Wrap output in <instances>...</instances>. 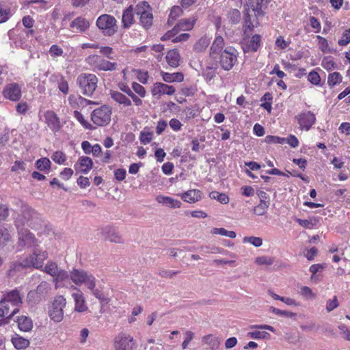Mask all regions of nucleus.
I'll list each match as a JSON object with an SVG mask.
<instances>
[{
  "label": "nucleus",
  "mask_w": 350,
  "mask_h": 350,
  "mask_svg": "<svg viewBox=\"0 0 350 350\" xmlns=\"http://www.w3.org/2000/svg\"><path fill=\"white\" fill-rule=\"evenodd\" d=\"M15 225L17 228L28 226L35 230H40L46 226V222L36 211L29 206H23L21 215L16 219Z\"/></svg>",
  "instance_id": "nucleus-1"
},
{
  "label": "nucleus",
  "mask_w": 350,
  "mask_h": 350,
  "mask_svg": "<svg viewBox=\"0 0 350 350\" xmlns=\"http://www.w3.org/2000/svg\"><path fill=\"white\" fill-rule=\"evenodd\" d=\"M98 78L93 74H81L77 79L81 93L91 96L97 87Z\"/></svg>",
  "instance_id": "nucleus-2"
},
{
  "label": "nucleus",
  "mask_w": 350,
  "mask_h": 350,
  "mask_svg": "<svg viewBox=\"0 0 350 350\" xmlns=\"http://www.w3.org/2000/svg\"><path fill=\"white\" fill-rule=\"evenodd\" d=\"M96 25L106 36H113L117 31L116 20L113 16L109 14H104L100 15L97 18Z\"/></svg>",
  "instance_id": "nucleus-3"
},
{
  "label": "nucleus",
  "mask_w": 350,
  "mask_h": 350,
  "mask_svg": "<svg viewBox=\"0 0 350 350\" xmlns=\"http://www.w3.org/2000/svg\"><path fill=\"white\" fill-rule=\"evenodd\" d=\"M111 108L106 105L94 109L91 113L92 121L98 126L107 125L111 121Z\"/></svg>",
  "instance_id": "nucleus-4"
},
{
  "label": "nucleus",
  "mask_w": 350,
  "mask_h": 350,
  "mask_svg": "<svg viewBox=\"0 0 350 350\" xmlns=\"http://www.w3.org/2000/svg\"><path fill=\"white\" fill-rule=\"evenodd\" d=\"M150 11L151 8L146 1L140 2L136 5L135 14L139 16L140 23L146 29L152 25L153 16Z\"/></svg>",
  "instance_id": "nucleus-5"
},
{
  "label": "nucleus",
  "mask_w": 350,
  "mask_h": 350,
  "mask_svg": "<svg viewBox=\"0 0 350 350\" xmlns=\"http://www.w3.org/2000/svg\"><path fill=\"white\" fill-rule=\"evenodd\" d=\"M70 278L77 285L85 284L90 290H93L96 286L95 278L83 270L73 269L70 273Z\"/></svg>",
  "instance_id": "nucleus-6"
},
{
  "label": "nucleus",
  "mask_w": 350,
  "mask_h": 350,
  "mask_svg": "<svg viewBox=\"0 0 350 350\" xmlns=\"http://www.w3.org/2000/svg\"><path fill=\"white\" fill-rule=\"evenodd\" d=\"M237 51L232 46L226 47L220 55L219 64L224 70H230L237 62Z\"/></svg>",
  "instance_id": "nucleus-7"
},
{
  "label": "nucleus",
  "mask_w": 350,
  "mask_h": 350,
  "mask_svg": "<svg viewBox=\"0 0 350 350\" xmlns=\"http://www.w3.org/2000/svg\"><path fill=\"white\" fill-rule=\"evenodd\" d=\"M66 299L62 295L57 296L55 298L49 309V315L53 321L60 322L63 319V309L66 306Z\"/></svg>",
  "instance_id": "nucleus-8"
},
{
  "label": "nucleus",
  "mask_w": 350,
  "mask_h": 350,
  "mask_svg": "<svg viewBox=\"0 0 350 350\" xmlns=\"http://www.w3.org/2000/svg\"><path fill=\"white\" fill-rule=\"evenodd\" d=\"M18 229V247L23 248L27 247H36L38 246V241L34 234L31 233L27 228L21 227Z\"/></svg>",
  "instance_id": "nucleus-9"
},
{
  "label": "nucleus",
  "mask_w": 350,
  "mask_h": 350,
  "mask_svg": "<svg viewBox=\"0 0 350 350\" xmlns=\"http://www.w3.org/2000/svg\"><path fill=\"white\" fill-rule=\"evenodd\" d=\"M1 301H5L13 308L12 312L8 317L9 319H11L19 311L18 308L22 304V297L18 291L16 289L4 294Z\"/></svg>",
  "instance_id": "nucleus-10"
},
{
  "label": "nucleus",
  "mask_w": 350,
  "mask_h": 350,
  "mask_svg": "<svg viewBox=\"0 0 350 350\" xmlns=\"http://www.w3.org/2000/svg\"><path fill=\"white\" fill-rule=\"evenodd\" d=\"M48 258V254L46 251H42L38 248L33 247V252L29 257L25 258V265L33 267L36 269L42 267L44 261Z\"/></svg>",
  "instance_id": "nucleus-11"
},
{
  "label": "nucleus",
  "mask_w": 350,
  "mask_h": 350,
  "mask_svg": "<svg viewBox=\"0 0 350 350\" xmlns=\"http://www.w3.org/2000/svg\"><path fill=\"white\" fill-rule=\"evenodd\" d=\"M301 130L309 131L316 122V116L310 111H304L295 118Z\"/></svg>",
  "instance_id": "nucleus-12"
},
{
  "label": "nucleus",
  "mask_w": 350,
  "mask_h": 350,
  "mask_svg": "<svg viewBox=\"0 0 350 350\" xmlns=\"http://www.w3.org/2000/svg\"><path fill=\"white\" fill-rule=\"evenodd\" d=\"M133 338L126 334H119L115 338L116 350H133Z\"/></svg>",
  "instance_id": "nucleus-13"
},
{
  "label": "nucleus",
  "mask_w": 350,
  "mask_h": 350,
  "mask_svg": "<svg viewBox=\"0 0 350 350\" xmlns=\"http://www.w3.org/2000/svg\"><path fill=\"white\" fill-rule=\"evenodd\" d=\"M3 96L12 101H17L21 96V89L17 83L8 85L3 90Z\"/></svg>",
  "instance_id": "nucleus-14"
},
{
  "label": "nucleus",
  "mask_w": 350,
  "mask_h": 350,
  "mask_svg": "<svg viewBox=\"0 0 350 350\" xmlns=\"http://www.w3.org/2000/svg\"><path fill=\"white\" fill-rule=\"evenodd\" d=\"M45 122L53 131H58L61 128V124L57 114L53 111H46L44 113Z\"/></svg>",
  "instance_id": "nucleus-15"
},
{
  "label": "nucleus",
  "mask_w": 350,
  "mask_h": 350,
  "mask_svg": "<svg viewBox=\"0 0 350 350\" xmlns=\"http://www.w3.org/2000/svg\"><path fill=\"white\" fill-rule=\"evenodd\" d=\"M102 234L106 240L116 243H122L123 239L119 232L113 227L106 226L102 229Z\"/></svg>",
  "instance_id": "nucleus-16"
},
{
  "label": "nucleus",
  "mask_w": 350,
  "mask_h": 350,
  "mask_svg": "<svg viewBox=\"0 0 350 350\" xmlns=\"http://www.w3.org/2000/svg\"><path fill=\"white\" fill-rule=\"evenodd\" d=\"M175 88L172 85H168L162 83H156L152 89V94L154 96L159 98L161 94H172Z\"/></svg>",
  "instance_id": "nucleus-17"
},
{
  "label": "nucleus",
  "mask_w": 350,
  "mask_h": 350,
  "mask_svg": "<svg viewBox=\"0 0 350 350\" xmlns=\"http://www.w3.org/2000/svg\"><path fill=\"white\" fill-rule=\"evenodd\" d=\"M261 43V37L258 34L254 35L250 40L244 43L243 47L245 53L256 52L258 49Z\"/></svg>",
  "instance_id": "nucleus-18"
},
{
  "label": "nucleus",
  "mask_w": 350,
  "mask_h": 350,
  "mask_svg": "<svg viewBox=\"0 0 350 350\" xmlns=\"http://www.w3.org/2000/svg\"><path fill=\"white\" fill-rule=\"evenodd\" d=\"M70 27L77 33H83L90 27V23L85 18L79 16L71 22Z\"/></svg>",
  "instance_id": "nucleus-19"
},
{
  "label": "nucleus",
  "mask_w": 350,
  "mask_h": 350,
  "mask_svg": "<svg viewBox=\"0 0 350 350\" xmlns=\"http://www.w3.org/2000/svg\"><path fill=\"white\" fill-rule=\"evenodd\" d=\"M93 166L92 160L88 157H81L79 158L77 163L75 165L77 171L86 174Z\"/></svg>",
  "instance_id": "nucleus-20"
},
{
  "label": "nucleus",
  "mask_w": 350,
  "mask_h": 350,
  "mask_svg": "<svg viewBox=\"0 0 350 350\" xmlns=\"http://www.w3.org/2000/svg\"><path fill=\"white\" fill-rule=\"evenodd\" d=\"M136 11V6L132 5L128 7L124 12L122 18V22L124 28L129 27L134 23V15Z\"/></svg>",
  "instance_id": "nucleus-21"
},
{
  "label": "nucleus",
  "mask_w": 350,
  "mask_h": 350,
  "mask_svg": "<svg viewBox=\"0 0 350 350\" xmlns=\"http://www.w3.org/2000/svg\"><path fill=\"white\" fill-rule=\"evenodd\" d=\"M224 46V38L219 36H217L211 46V51H210V55L213 58H215V55L217 54H219V53H221V51L223 49Z\"/></svg>",
  "instance_id": "nucleus-22"
},
{
  "label": "nucleus",
  "mask_w": 350,
  "mask_h": 350,
  "mask_svg": "<svg viewBox=\"0 0 350 350\" xmlns=\"http://www.w3.org/2000/svg\"><path fill=\"white\" fill-rule=\"evenodd\" d=\"M18 327L23 332H29L33 328L31 319L27 316H21L17 318Z\"/></svg>",
  "instance_id": "nucleus-23"
},
{
  "label": "nucleus",
  "mask_w": 350,
  "mask_h": 350,
  "mask_svg": "<svg viewBox=\"0 0 350 350\" xmlns=\"http://www.w3.org/2000/svg\"><path fill=\"white\" fill-rule=\"evenodd\" d=\"M201 194L202 193L200 190L192 189L183 193L182 198L187 202L194 203L201 199Z\"/></svg>",
  "instance_id": "nucleus-24"
},
{
  "label": "nucleus",
  "mask_w": 350,
  "mask_h": 350,
  "mask_svg": "<svg viewBox=\"0 0 350 350\" xmlns=\"http://www.w3.org/2000/svg\"><path fill=\"white\" fill-rule=\"evenodd\" d=\"M204 345L208 346L211 350H216L219 348L220 341L217 336L208 334L202 338Z\"/></svg>",
  "instance_id": "nucleus-25"
},
{
  "label": "nucleus",
  "mask_w": 350,
  "mask_h": 350,
  "mask_svg": "<svg viewBox=\"0 0 350 350\" xmlns=\"http://www.w3.org/2000/svg\"><path fill=\"white\" fill-rule=\"evenodd\" d=\"M195 24V21L189 18H183L178 21L176 23V34L179 31H189L192 29Z\"/></svg>",
  "instance_id": "nucleus-26"
},
{
  "label": "nucleus",
  "mask_w": 350,
  "mask_h": 350,
  "mask_svg": "<svg viewBox=\"0 0 350 350\" xmlns=\"http://www.w3.org/2000/svg\"><path fill=\"white\" fill-rule=\"evenodd\" d=\"M111 97L120 104H122L124 106L131 105V101L123 94L117 91L110 92Z\"/></svg>",
  "instance_id": "nucleus-27"
},
{
  "label": "nucleus",
  "mask_w": 350,
  "mask_h": 350,
  "mask_svg": "<svg viewBox=\"0 0 350 350\" xmlns=\"http://www.w3.org/2000/svg\"><path fill=\"white\" fill-rule=\"evenodd\" d=\"M196 90V88L193 85H187L181 88L179 91L180 97L176 100L180 103H183L185 101V99L183 98V96H191L195 94Z\"/></svg>",
  "instance_id": "nucleus-28"
},
{
  "label": "nucleus",
  "mask_w": 350,
  "mask_h": 350,
  "mask_svg": "<svg viewBox=\"0 0 350 350\" xmlns=\"http://www.w3.org/2000/svg\"><path fill=\"white\" fill-rule=\"evenodd\" d=\"M12 342L17 349H24L29 345V340L16 334L12 338Z\"/></svg>",
  "instance_id": "nucleus-29"
},
{
  "label": "nucleus",
  "mask_w": 350,
  "mask_h": 350,
  "mask_svg": "<svg viewBox=\"0 0 350 350\" xmlns=\"http://www.w3.org/2000/svg\"><path fill=\"white\" fill-rule=\"evenodd\" d=\"M265 0H249V6L254 12L256 16L263 14L262 7Z\"/></svg>",
  "instance_id": "nucleus-30"
},
{
  "label": "nucleus",
  "mask_w": 350,
  "mask_h": 350,
  "mask_svg": "<svg viewBox=\"0 0 350 350\" xmlns=\"http://www.w3.org/2000/svg\"><path fill=\"white\" fill-rule=\"evenodd\" d=\"M72 296L75 301V310L78 312L86 310L87 307L84 304L85 301L82 293H73Z\"/></svg>",
  "instance_id": "nucleus-31"
},
{
  "label": "nucleus",
  "mask_w": 350,
  "mask_h": 350,
  "mask_svg": "<svg viewBox=\"0 0 350 350\" xmlns=\"http://www.w3.org/2000/svg\"><path fill=\"white\" fill-rule=\"evenodd\" d=\"M238 8H231L228 12L227 18L232 24H237L241 21V12Z\"/></svg>",
  "instance_id": "nucleus-32"
},
{
  "label": "nucleus",
  "mask_w": 350,
  "mask_h": 350,
  "mask_svg": "<svg viewBox=\"0 0 350 350\" xmlns=\"http://www.w3.org/2000/svg\"><path fill=\"white\" fill-rule=\"evenodd\" d=\"M51 290V285L46 281H42L34 291L36 293L40 295L41 297L44 298Z\"/></svg>",
  "instance_id": "nucleus-33"
},
{
  "label": "nucleus",
  "mask_w": 350,
  "mask_h": 350,
  "mask_svg": "<svg viewBox=\"0 0 350 350\" xmlns=\"http://www.w3.org/2000/svg\"><path fill=\"white\" fill-rule=\"evenodd\" d=\"M342 79V77L339 72H334L328 75L327 83L330 87H334L340 83Z\"/></svg>",
  "instance_id": "nucleus-34"
},
{
  "label": "nucleus",
  "mask_w": 350,
  "mask_h": 350,
  "mask_svg": "<svg viewBox=\"0 0 350 350\" xmlns=\"http://www.w3.org/2000/svg\"><path fill=\"white\" fill-rule=\"evenodd\" d=\"M211 233L213 234H220L232 239H234L237 236L234 231L227 230L223 228H214L211 230Z\"/></svg>",
  "instance_id": "nucleus-35"
},
{
  "label": "nucleus",
  "mask_w": 350,
  "mask_h": 350,
  "mask_svg": "<svg viewBox=\"0 0 350 350\" xmlns=\"http://www.w3.org/2000/svg\"><path fill=\"white\" fill-rule=\"evenodd\" d=\"M116 64L112 63L111 62H109L107 60H105L104 59H100V63L98 64L97 70H105V71H112L116 70Z\"/></svg>",
  "instance_id": "nucleus-36"
},
{
  "label": "nucleus",
  "mask_w": 350,
  "mask_h": 350,
  "mask_svg": "<svg viewBox=\"0 0 350 350\" xmlns=\"http://www.w3.org/2000/svg\"><path fill=\"white\" fill-rule=\"evenodd\" d=\"M209 197L211 199H215L221 202V204H226L229 202V198L228 196L223 193H219L218 191H212L209 194Z\"/></svg>",
  "instance_id": "nucleus-37"
},
{
  "label": "nucleus",
  "mask_w": 350,
  "mask_h": 350,
  "mask_svg": "<svg viewBox=\"0 0 350 350\" xmlns=\"http://www.w3.org/2000/svg\"><path fill=\"white\" fill-rule=\"evenodd\" d=\"M321 66L327 71H331L336 68V64L331 56L325 57L321 62Z\"/></svg>",
  "instance_id": "nucleus-38"
},
{
  "label": "nucleus",
  "mask_w": 350,
  "mask_h": 350,
  "mask_svg": "<svg viewBox=\"0 0 350 350\" xmlns=\"http://www.w3.org/2000/svg\"><path fill=\"white\" fill-rule=\"evenodd\" d=\"M4 304V301H0V325L8 323L10 320L8 318V308L3 305Z\"/></svg>",
  "instance_id": "nucleus-39"
},
{
  "label": "nucleus",
  "mask_w": 350,
  "mask_h": 350,
  "mask_svg": "<svg viewBox=\"0 0 350 350\" xmlns=\"http://www.w3.org/2000/svg\"><path fill=\"white\" fill-rule=\"evenodd\" d=\"M156 200L159 203L165 205L167 207L173 208L175 206L174 200L170 197L158 196L156 198Z\"/></svg>",
  "instance_id": "nucleus-40"
},
{
  "label": "nucleus",
  "mask_w": 350,
  "mask_h": 350,
  "mask_svg": "<svg viewBox=\"0 0 350 350\" xmlns=\"http://www.w3.org/2000/svg\"><path fill=\"white\" fill-rule=\"evenodd\" d=\"M42 299L43 298L34 291H30L27 296V302L32 305L40 303Z\"/></svg>",
  "instance_id": "nucleus-41"
},
{
  "label": "nucleus",
  "mask_w": 350,
  "mask_h": 350,
  "mask_svg": "<svg viewBox=\"0 0 350 350\" xmlns=\"http://www.w3.org/2000/svg\"><path fill=\"white\" fill-rule=\"evenodd\" d=\"M243 242L244 243H250L256 247H260L262 245V239L260 237L254 236L245 237L243 239Z\"/></svg>",
  "instance_id": "nucleus-42"
},
{
  "label": "nucleus",
  "mask_w": 350,
  "mask_h": 350,
  "mask_svg": "<svg viewBox=\"0 0 350 350\" xmlns=\"http://www.w3.org/2000/svg\"><path fill=\"white\" fill-rule=\"evenodd\" d=\"M209 39L206 37L201 38L198 42L194 45L193 49L195 51L200 52L206 49L209 44Z\"/></svg>",
  "instance_id": "nucleus-43"
},
{
  "label": "nucleus",
  "mask_w": 350,
  "mask_h": 350,
  "mask_svg": "<svg viewBox=\"0 0 350 350\" xmlns=\"http://www.w3.org/2000/svg\"><path fill=\"white\" fill-rule=\"evenodd\" d=\"M274 262V258L269 256H261L255 258V263L258 265H271Z\"/></svg>",
  "instance_id": "nucleus-44"
},
{
  "label": "nucleus",
  "mask_w": 350,
  "mask_h": 350,
  "mask_svg": "<svg viewBox=\"0 0 350 350\" xmlns=\"http://www.w3.org/2000/svg\"><path fill=\"white\" fill-rule=\"evenodd\" d=\"M270 202H262L258 204L254 208V213L262 216L267 212L268 207L269 206Z\"/></svg>",
  "instance_id": "nucleus-45"
},
{
  "label": "nucleus",
  "mask_w": 350,
  "mask_h": 350,
  "mask_svg": "<svg viewBox=\"0 0 350 350\" xmlns=\"http://www.w3.org/2000/svg\"><path fill=\"white\" fill-rule=\"evenodd\" d=\"M121 90L133 99L137 106L142 105V100L137 97L128 86H124Z\"/></svg>",
  "instance_id": "nucleus-46"
},
{
  "label": "nucleus",
  "mask_w": 350,
  "mask_h": 350,
  "mask_svg": "<svg viewBox=\"0 0 350 350\" xmlns=\"http://www.w3.org/2000/svg\"><path fill=\"white\" fill-rule=\"evenodd\" d=\"M248 336L253 339H265L269 337V334L265 331H254L248 332Z\"/></svg>",
  "instance_id": "nucleus-47"
},
{
  "label": "nucleus",
  "mask_w": 350,
  "mask_h": 350,
  "mask_svg": "<svg viewBox=\"0 0 350 350\" xmlns=\"http://www.w3.org/2000/svg\"><path fill=\"white\" fill-rule=\"evenodd\" d=\"M265 141L267 144H284L286 143V138L278 136L267 135L266 136Z\"/></svg>",
  "instance_id": "nucleus-48"
},
{
  "label": "nucleus",
  "mask_w": 350,
  "mask_h": 350,
  "mask_svg": "<svg viewBox=\"0 0 350 350\" xmlns=\"http://www.w3.org/2000/svg\"><path fill=\"white\" fill-rule=\"evenodd\" d=\"M36 165L39 170L43 171L50 167L51 161L47 158H42L36 161Z\"/></svg>",
  "instance_id": "nucleus-49"
},
{
  "label": "nucleus",
  "mask_w": 350,
  "mask_h": 350,
  "mask_svg": "<svg viewBox=\"0 0 350 350\" xmlns=\"http://www.w3.org/2000/svg\"><path fill=\"white\" fill-rule=\"evenodd\" d=\"M75 118L85 128L88 129H92V126L83 118V115L78 111H74Z\"/></svg>",
  "instance_id": "nucleus-50"
},
{
  "label": "nucleus",
  "mask_w": 350,
  "mask_h": 350,
  "mask_svg": "<svg viewBox=\"0 0 350 350\" xmlns=\"http://www.w3.org/2000/svg\"><path fill=\"white\" fill-rule=\"evenodd\" d=\"M194 333L191 331L186 330L184 333V340L182 343L183 349H186L188 347L189 342L193 340Z\"/></svg>",
  "instance_id": "nucleus-51"
},
{
  "label": "nucleus",
  "mask_w": 350,
  "mask_h": 350,
  "mask_svg": "<svg viewBox=\"0 0 350 350\" xmlns=\"http://www.w3.org/2000/svg\"><path fill=\"white\" fill-rule=\"evenodd\" d=\"M101 57L97 55H92L87 57V63L93 66L95 69L98 68Z\"/></svg>",
  "instance_id": "nucleus-52"
},
{
  "label": "nucleus",
  "mask_w": 350,
  "mask_h": 350,
  "mask_svg": "<svg viewBox=\"0 0 350 350\" xmlns=\"http://www.w3.org/2000/svg\"><path fill=\"white\" fill-rule=\"evenodd\" d=\"M308 80L313 85H318L321 83V77L318 72L312 70L308 76Z\"/></svg>",
  "instance_id": "nucleus-53"
},
{
  "label": "nucleus",
  "mask_w": 350,
  "mask_h": 350,
  "mask_svg": "<svg viewBox=\"0 0 350 350\" xmlns=\"http://www.w3.org/2000/svg\"><path fill=\"white\" fill-rule=\"evenodd\" d=\"M350 42V29H346L341 38L338 40V44L340 46H346Z\"/></svg>",
  "instance_id": "nucleus-54"
},
{
  "label": "nucleus",
  "mask_w": 350,
  "mask_h": 350,
  "mask_svg": "<svg viewBox=\"0 0 350 350\" xmlns=\"http://www.w3.org/2000/svg\"><path fill=\"white\" fill-rule=\"evenodd\" d=\"M269 311L279 316H284L286 317H293L295 316V314L293 312L282 310L273 306L269 308Z\"/></svg>",
  "instance_id": "nucleus-55"
},
{
  "label": "nucleus",
  "mask_w": 350,
  "mask_h": 350,
  "mask_svg": "<svg viewBox=\"0 0 350 350\" xmlns=\"http://www.w3.org/2000/svg\"><path fill=\"white\" fill-rule=\"evenodd\" d=\"M58 270L57 265L54 262H49L44 268V271L52 276H55Z\"/></svg>",
  "instance_id": "nucleus-56"
},
{
  "label": "nucleus",
  "mask_w": 350,
  "mask_h": 350,
  "mask_svg": "<svg viewBox=\"0 0 350 350\" xmlns=\"http://www.w3.org/2000/svg\"><path fill=\"white\" fill-rule=\"evenodd\" d=\"M52 159L58 164L63 163L66 159L65 154L61 151H57L53 153Z\"/></svg>",
  "instance_id": "nucleus-57"
},
{
  "label": "nucleus",
  "mask_w": 350,
  "mask_h": 350,
  "mask_svg": "<svg viewBox=\"0 0 350 350\" xmlns=\"http://www.w3.org/2000/svg\"><path fill=\"white\" fill-rule=\"evenodd\" d=\"M300 294L307 299H313L315 297V295L313 293L312 289L306 286L301 287Z\"/></svg>",
  "instance_id": "nucleus-58"
},
{
  "label": "nucleus",
  "mask_w": 350,
  "mask_h": 350,
  "mask_svg": "<svg viewBox=\"0 0 350 350\" xmlns=\"http://www.w3.org/2000/svg\"><path fill=\"white\" fill-rule=\"evenodd\" d=\"M49 53L51 57H57L62 55L63 50L57 44H53L49 49Z\"/></svg>",
  "instance_id": "nucleus-59"
},
{
  "label": "nucleus",
  "mask_w": 350,
  "mask_h": 350,
  "mask_svg": "<svg viewBox=\"0 0 350 350\" xmlns=\"http://www.w3.org/2000/svg\"><path fill=\"white\" fill-rule=\"evenodd\" d=\"M338 306V301L337 299L336 296H334L332 299H329L327 301L326 304V310L328 312H330L335 308H336Z\"/></svg>",
  "instance_id": "nucleus-60"
},
{
  "label": "nucleus",
  "mask_w": 350,
  "mask_h": 350,
  "mask_svg": "<svg viewBox=\"0 0 350 350\" xmlns=\"http://www.w3.org/2000/svg\"><path fill=\"white\" fill-rule=\"evenodd\" d=\"M132 88L135 91V93L139 94L141 97H144L146 95L145 88L140 84L137 82H133L132 83Z\"/></svg>",
  "instance_id": "nucleus-61"
},
{
  "label": "nucleus",
  "mask_w": 350,
  "mask_h": 350,
  "mask_svg": "<svg viewBox=\"0 0 350 350\" xmlns=\"http://www.w3.org/2000/svg\"><path fill=\"white\" fill-rule=\"evenodd\" d=\"M152 136L153 134L151 132H141L139 139L143 144H147L150 142Z\"/></svg>",
  "instance_id": "nucleus-62"
},
{
  "label": "nucleus",
  "mask_w": 350,
  "mask_h": 350,
  "mask_svg": "<svg viewBox=\"0 0 350 350\" xmlns=\"http://www.w3.org/2000/svg\"><path fill=\"white\" fill-rule=\"evenodd\" d=\"M317 38L319 40V48L321 50V51L323 53L327 52L329 47L327 40L321 36H317Z\"/></svg>",
  "instance_id": "nucleus-63"
},
{
  "label": "nucleus",
  "mask_w": 350,
  "mask_h": 350,
  "mask_svg": "<svg viewBox=\"0 0 350 350\" xmlns=\"http://www.w3.org/2000/svg\"><path fill=\"white\" fill-rule=\"evenodd\" d=\"M310 25L315 29V32L318 33L321 30V23L314 16L310 17Z\"/></svg>",
  "instance_id": "nucleus-64"
}]
</instances>
